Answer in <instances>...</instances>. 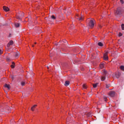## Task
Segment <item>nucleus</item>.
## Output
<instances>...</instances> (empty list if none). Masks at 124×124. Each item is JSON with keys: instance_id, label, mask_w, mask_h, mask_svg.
Masks as SVG:
<instances>
[{"instance_id": "7c9ffc66", "label": "nucleus", "mask_w": 124, "mask_h": 124, "mask_svg": "<svg viewBox=\"0 0 124 124\" xmlns=\"http://www.w3.org/2000/svg\"><path fill=\"white\" fill-rule=\"evenodd\" d=\"M120 2L122 3V4H124V0H120Z\"/></svg>"}, {"instance_id": "bb28decb", "label": "nucleus", "mask_w": 124, "mask_h": 124, "mask_svg": "<svg viewBox=\"0 0 124 124\" xmlns=\"http://www.w3.org/2000/svg\"><path fill=\"white\" fill-rule=\"evenodd\" d=\"M110 87V84H106V88L108 89Z\"/></svg>"}, {"instance_id": "9d476101", "label": "nucleus", "mask_w": 124, "mask_h": 124, "mask_svg": "<svg viewBox=\"0 0 124 124\" xmlns=\"http://www.w3.org/2000/svg\"><path fill=\"white\" fill-rule=\"evenodd\" d=\"M5 88H7L8 90H10V85L9 84H5L4 85Z\"/></svg>"}, {"instance_id": "ea45409f", "label": "nucleus", "mask_w": 124, "mask_h": 124, "mask_svg": "<svg viewBox=\"0 0 124 124\" xmlns=\"http://www.w3.org/2000/svg\"><path fill=\"white\" fill-rule=\"evenodd\" d=\"M47 109H49V108H47Z\"/></svg>"}, {"instance_id": "dca6fc26", "label": "nucleus", "mask_w": 124, "mask_h": 124, "mask_svg": "<svg viewBox=\"0 0 124 124\" xmlns=\"http://www.w3.org/2000/svg\"><path fill=\"white\" fill-rule=\"evenodd\" d=\"M100 67L101 69L104 68V63L100 64Z\"/></svg>"}, {"instance_id": "412c9836", "label": "nucleus", "mask_w": 124, "mask_h": 124, "mask_svg": "<svg viewBox=\"0 0 124 124\" xmlns=\"http://www.w3.org/2000/svg\"><path fill=\"white\" fill-rule=\"evenodd\" d=\"M104 80H105V76H103L101 78V80L102 81H104Z\"/></svg>"}, {"instance_id": "2f4dec72", "label": "nucleus", "mask_w": 124, "mask_h": 124, "mask_svg": "<svg viewBox=\"0 0 124 124\" xmlns=\"http://www.w3.org/2000/svg\"><path fill=\"white\" fill-rule=\"evenodd\" d=\"M2 53H3L2 50L0 49V55H1V54H2Z\"/></svg>"}, {"instance_id": "6ab92c4d", "label": "nucleus", "mask_w": 124, "mask_h": 124, "mask_svg": "<svg viewBox=\"0 0 124 124\" xmlns=\"http://www.w3.org/2000/svg\"><path fill=\"white\" fill-rule=\"evenodd\" d=\"M120 69H121V70H123V71H124V66H121Z\"/></svg>"}, {"instance_id": "a19ab883", "label": "nucleus", "mask_w": 124, "mask_h": 124, "mask_svg": "<svg viewBox=\"0 0 124 124\" xmlns=\"http://www.w3.org/2000/svg\"><path fill=\"white\" fill-rule=\"evenodd\" d=\"M56 45H58V44H56Z\"/></svg>"}, {"instance_id": "cd10ccee", "label": "nucleus", "mask_w": 124, "mask_h": 124, "mask_svg": "<svg viewBox=\"0 0 124 124\" xmlns=\"http://www.w3.org/2000/svg\"><path fill=\"white\" fill-rule=\"evenodd\" d=\"M82 87H83V89H87V87H86V85H85V84H83Z\"/></svg>"}, {"instance_id": "a878e982", "label": "nucleus", "mask_w": 124, "mask_h": 124, "mask_svg": "<svg viewBox=\"0 0 124 124\" xmlns=\"http://www.w3.org/2000/svg\"><path fill=\"white\" fill-rule=\"evenodd\" d=\"M87 116H88V117H90V116H92V113H91V112L88 113L87 114Z\"/></svg>"}, {"instance_id": "0eeeda50", "label": "nucleus", "mask_w": 124, "mask_h": 124, "mask_svg": "<svg viewBox=\"0 0 124 124\" xmlns=\"http://www.w3.org/2000/svg\"><path fill=\"white\" fill-rule=\"evenodd\" d=\"M103 74L105 76H108V72L106 70H103Z\"/></svg>"}, {"instance_id": "72a5a7b5", "label": "nucleus", "mask_w": 124, "mask_h": 124, "mask_svg": "<svg viewBox=\"0 0 124 124\" xmlns=\"http://www.w3.org/2000/svg\"><path fill=\"white\" fill-rule=\"evenodd\" d=\"M104 100H105V101H107V98H104Z\"/></svg>"}, {"instance_id": "473e14b6", "label": "nucleus", "mask_w": 124, "mask_h": 124, "mask_svg": "<svg viewBox=\"0 0 124 124\" xmlns=\"http://www.w3.org/2000/svg\"><path fill=\"white\" fill-rule=\"evenodd\" d=\"M122 35H123V34L122 33L120 32L119 33V36H122Z\"/></svg>"}, {"instance_id": "39448f33", "label": "nucleus", "mask_w": 124, "mask_h": 124, "mask_svg": "<svg viewBox=\"0 0 124 124\" xmlns=\"http://www.w3.org/2000/svg\"><path fill=\"white\" fill-rule=\"evenodd\" d=\"M3 9L6 12H7V11H9V8L5 6H4L3 7Z\"/></svg>"}, {"instance_id": "c85d7f7f", "label": "nucleus", "mask_w": 124, "mask_h": 124, "mask_svg": "<svg viewBox=\"0 0 124 124\" xmlns=\"http://www.w3.org/2000/svg\"><path fill=\"white\" fill-rule=\"evenodd\" d=\"M20 16V17H21V18H23V17H24V13H22L21 14V15Z\"/></svg>"}, {"instance_id": "f03ea898", "label": "nucleus", "mask_w": 124, "mask_h": 124, "mask_svg": "<svg viewBox=\"0 0 124 124\" xmlns=\"http://www.w3.org/2000/svg\"><path fill=\"white\" fill-rule=\"evenodd\" d=\"M89 26L90 28H93L94 27V20H91L89 23Z\"/></svg>"}, {"instance_id": "4be33fe9", "label": "nucleus", "mask_w": 124, "mask_h": 124, "mask_svg": "<svg viewBox=\"0 0 124 124\" xmlns=\"http://www.w3.org/2000/svg\"><path fill=\"white\" fill-rule=\"evenodd\" d=\"M66 121H67L66 124H69V123H68V122H70V120H69V118H67Z\"/></svg>"}, {"instance_id": "20e7f679", "label": "nucleus", "mask_w": 124, "mask_h": 124, "mask_svg": "<svg viewBox=\"0 0 124 124\" xmlns=\"http://www.w3.org/2000/svg\"><path fill=\"white\" fill-rule=\"evenodd\" d=\"M115 92L111 91L109 92V93H108V95H109V96H111V97H114V96H115Z\"/></svg>"}, {"instance_id": "393cba45", "label": "nucleus", "mask_w": 124, "mask_h": 124, "mask_svg": "<svg viewBox=\"0 0 124 124\" xmlns=\"http://www.w3.org/2000/svg\"><path fill=\"white\" fill-rule=\"evenodd\" d=\"M122 27V30H124V24H122L121 25Z\"/></svg>"}, {"instance_id": "7ed1b4c3", "label": "nucleus", "mask_w": 124, "mask_h": 124, "mask_svg": "<svg viewBox=\"0 0 124 124\" xmlns=\"http://www.w3.org/2000/svg\"><path fill=\"white\" fill-rule=\"evenodd\" d=\"M104 60L105 61H108V51H107L104 54Z\"/></svg>"}, {"instance_id": "6e6552de", "label": "nucleus", "mask_w": 124, "mask_h": 124, "mask_svg": "<svg viewBox=\"0 0 124 124\" xmlns=\"http://www.w3.org/2000/svg\"><path fill=\"white\" fill-rule=\"evenodd\" d=\"M36 106H37V105H34V106H33L31 108V111H34V109H35V108H36Z\"/></svg>"}, {"instance_id": "423d86ee", "label": "nucleus", "mask_w": 124, "mask_h": 124, "mask_svg": "<svg viewBox=\"0 0 124 124\" xmlns=\"http://www.w3.org/2000/svg\"><path fill=\"white\" fill-rule=\"evenodd\" d=\"M10 45H13V41L11 40L7 44V47H10Z\"/></svg>"}, {"instance_id": "c9c22d12", "label": "nucleus", "mask_w": 124, "mask_h": 124, "mask_svg": "<svg viewBox=\"0 0 124 124\" xmlns=\"http://www.w3.org/2000/svg\"><path fill=\"white\" fill-rule=\"evenodd\" d=\"M99 28H102V26H101V25H99Z\"/></svg>"}, {"instance_id": "1a4fd4ad", "label": "nucleus", "mask_w": 124, "mask_h": 124, "mask_svg": "<svg viewBox=\"0 0 124 124\" xmlns=\"http://www.w3.org/2000/svg\"><path fill=\"white\" fill-rule=\"evenodd\" d=\"M70 83L69 81H66L64 83V86L67 87V86L69 85Z\"/></svg>"}, {"instance_id": "f8f14e48", "label": "nucleus", "mask_w": 124, "mask_h": 124, "mask_svg": "<svg viewBox=\"0 0 124 124\" xmlns=\"http://www.w3.org/2000/svg\"><path fill=\"white\" fill-rule=\"evenodd\" d=\"M20 23H15V26L16 27V28H19L20 27Z\"/></svg>"}, {"instance_id": "e433bc0d", "label": "nucleus", "mask_w": 124, "mask_h": 124, "mask_svg": "<svg viewBox=\"0 0 124 124\" xmlns=\"http://www.w3.org/2000/svg\"><path fill=\"white\" fill-rule=\"evenodd\" d=\"M32 47H34V45H32Z\"/></svg>"}, {"instance_id": "b1692460", "label": "nucleus", "mask_w": 124, "mask_h": 124, "mask_svg": "<svg viewBox=\"0 0 124 124\" xmlns=\"http://www.w3.org/2000/svg\"><path fill=\"white\" fill-rule=\"evenodd\" d=\"M51 19H53V20H55V19H56V17H55V16H51Z\"/></svg>"}, {"instance_id": "58836bf2", "label": "nucleus", "mask_w": 124, "mask_h": 124, "mask_svg": "<svg viewBox=\"0 0 124 124\" xmlns=\"http://www.w3.org/2000/svg\"><path fill=\"white\" fill-rule=\"evenodd\" d=\"M34 44H36V42L34 43Z\"/></svg>"}, {"instance_id": "4c0bfd02", "label": "nucleus", "mask_w": 124, "mask_h": 124, "mask_svg": "<svg viewBox=\"0 0 124 124\" xmlns=\"http://www.w3.org/2000/svg\"><path fill=\"white\" fill-rule=\"evenodd\" d=\"M47 68L48 69H49V67L47 66Z\"/></svg>"}, {"instance_id": "ddd939ff", "label": "nucleus", "mask_w": 124, "mask_h": 124, "mask_svg": "<svg viewBox=\"0 0 124 124\" xmlns=\"http://www.w3.org/2000/svg\"><path fill=\"white\" fill-rule=\"evenodd\" d=\"M19 55H20V53H19V52H16V53H15L16 58H19Z\"/></svg>"}, {"instance_id": "f3484780", "label": "nucleus", "mask_w": 124, "mask_h": 124, "mask_svg": "<svg viewBox=\"0 0 124 124\" xmlns=\"http://www.w3.org/2000/svg\"><path fill=\"white\" fill-rule=\"evenodd\" d=\"M98 45L99 46H100L101 47H102V46H103V44H102V43H101V42H99L98 43Z\"/></svg>"}, {"instance_id": "9b49d317", "label": "nucleus", "mask_w": 124, "mask_h": 124, "mask_svg": "<svg viewBox=\"0 0 124 124\" xmlns=\"http://www.w3.org/2000/svg\"><path fill=\"white\" fill-rule=\"evenodd\" d=\"M120 76H121V73H118L117 74H115V77H116L117 78H120Z\"/></svg>"}, {"instance_id": "f704fd0d", "label": "nucleus", "mask_w": 124, "mask_h": 124, "mask_svg": "<svg viewBox=\"0 0 124 124\" xmlns=\"http://www.w3.org/2000/svg\"><path fill=\"white\" fill-rule=\"evenodd\" d=\"M11 78H12V79H13H13H14V76H11Z\"/></svg>"}, {"instance_id": "aec40b11", "label": "nucleus", "mask_w": 124, "mask_h": 124, "mask_svg": "<svg viewBox=\"0 0 124 124\" xmlns=\"http://www.w3.org/2000/svg\"><path fill=\"white\" fill-rule=\"evenodd\" d=\"M21 86H25V85L26 84V82L22 81L21 82Z\"/></svg>"}, {"instance_id": "f257e3e1", "label": "nucleus", "mask_w": 124, "mask_h": 124, "mask_svg": "<svg viewBox=\"0 0 124 124\" xmlns=\"http://www.w3.org/2000/svg\"><path fill=\"white\" fill-rule=\"evenodd\" d=\"M123 13H124L123 8L118 7L115 12V15L116 16V17H122V16H123Z\"/></svg>"}, {"instance_id": "a211bd4d", "label": "nucleus", "mask_w": 124, "mask_h": 124, "mask_svg": "<svg viewBox=\"0 0 124 124\" xmlns=\"http://www.w3.org/2000/svg\"><path fill=\"white\" fill-rule=\"evenodd\" d=\"M97 85H98L97 83H95L94 84H93V87L94 88H96L97 87Z\"/></svg>"}, {"instance_id": "4468645a", "label": "nucleus", "mask_w": 124, "mask_h": 124, "mask_svg": "<svg viewBox=\"0 0 124 124\" xmlns=\"http://www.w3.org/2000/svg\"><path fill=\"white\" fill-rule=\"evenodd\" d=\"M12 64L11 65L12 68H14L15 67V62H12Z\"/></svg>"}, {"instance_id": "c756f323", "label": "nucleus", "mask_w": 124, "mask_h": 124, "mask_svg": "<svg viewBox=\"0 0 124 124\" xmlns=\"http://www.w3.org/2000/svg\"><path fill=\"white\" fill-rule=\"evenodd\" d=\"M78 20H79V21H81V20L82 19V17L81 16L80 18H78Z\"/></svg>"}, {"instance_id": "2eb2a0df", "label": "nucleus", "mask_w": 124, "mask_h": 124, "mask_svg": "<svg viewBox=\"0 0 124 124\" xmlns=\"http://www.w3.org/2000/svg\"><path fill=\"white\" fill-rule=\"evenodd\" d=\"M16 19L18 20H22V17L20 16H16Z\"/></svg>"}, {"instance_id": "5701e85b", "label": "nucleus", "mask_w": 124, "mask_h": 124, "mask_svg": "<svg viewBox=\"0 0 124 124\" xmlns=\"http://www.w3.org/2000/svg\"><path fill=\"white\" fill-rule=\"evenodd\" d=\"M7 110H9V112H10V111H11V108L9 107H8L7 108Z\"/></svg>"}]
</instances>
